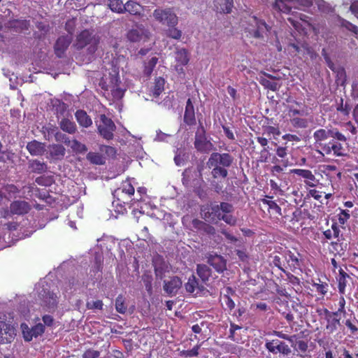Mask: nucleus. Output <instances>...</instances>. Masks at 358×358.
I'll return each instance as SVG.
<instances>
[{"label":"nucleus","mask_w":358,"mask_h":358,"mask_svg":"<svg viewBox=\"0 0 358 358\" xmlns=\"http://www.w3.org/2000/svg\"><path fill=\"white\" fill-rule=\"evenodd\" d=\"M99 42V38L90 30L85 29L81 31L77 36L75 46L77 49H83L85 47L90 54L95 52Z\"/></svg>","instance_id":"nucleus-1"},{"label":"nucleus","mask_w":358,"mask_h":358,"mask_svg":"<svg viewBox=\"0 0 358 358\" xmlns=\"http://www.w3.org/2000/svg\"><path fill=\"white\" fill-rule=\"evenodd\" d=\"M222 348L226 352L236 355L240 354L243 350L241 347L231 343H224L222 345Z\"/></svg>","instance_id":"nucleus-41"},{"label":"nucleus","mask_w":358,"mask_h":358,"mask_svg":"<svg viewBox=\"0 0 358 358\" xmlns=\"http://www.w3.org/2000/svg\"><path fill=\"white\" fill-rule=\"evenodd\" d=\"M292 8H296L294 0H275L273 8L282 13H289Z\"/></svg>","instance_id":"nucleus-15"},{"label":"nucleus","mask_w":358,"mask_h":358,"mask_svg":"<svg viewBox=\"0 0 358 358\" xmlns=\"http://www.w3.org/2000/svg\"><path fill=\"white\" fill-rule=\"evenodd\" d=\"M182 286V280L173 277L169 281H164V289L169 295H175Z\"/></svg>","instance_id":"nucleus-13"},{"label":"nucleus","mask_w":358,"mask_h":358,"mask_svg":"<svg viewBox=\"0 0 358 358\" xmlns=\"http://www.w3.org/2000/svg\"><path fill=\"white\" fill-rule=\"evenodd\" d=\"M185 289L189 293H194L196 289L201 291L203 289L202 286L199 285V282L194 275H192L187 283L185 285Z\"/></svg>","instance_id":"nucleus-28"},{"label":"nucleus","mask_w":358,"mask_h":358,"mask_svg":"<svg viewBox=\"0 0 358 358\" xmlns=\"http://www.w3.org/2000/svg\"><path fill=\"white\" fill-rule=\"evenodd\" d=\"M71 43V38L69 36L59 37L55 45L56 55L61 57Z\"/></svg>","instance_id":"nucleus-16"},{"label":"nucleus","mask_w":358,"mask_h":358,"mask_svg":"<svg viewBox=\"0 0 358 358\" xmlns=\"http://www.w3.org/2000/svg\"><path fill=\"white\" fill-rule=\"evenodd\" d=\"M184 119L185 121L189 124H192V122L195 120L194 106L190 99H188L187 101Z\"/></svg>","instance_id":"nucleus-27"},{"label":"nucleus","mask_w":358,"mask_h":358,"mask_svg":"<svg viewBox=\"0 0 358 358\" xmlns=\"http://www.w3.org/2000/svg\"><path fill=\"white\" fill-rule=\"evenodd\" d=\"M260 83L266 88H268L273 92L277 91L280 87L277 83L271 81L266 78H262Z\"/></svg>","instance_id":"nucleus-46"},{"label":"nucleus","mask_w":358,"mask_h":358,"mask_svg":"<svg viewBox=\"0 0 358 358\" xmlns=\"http://www.w3.org/2000/svg\"><path fill=\"white\" fill-rule=\"evenodd\" d=\"M111 92L113 97L117 99H121L124 95V91L121 88L117 87H113V88L111 89Z\"/></svg>","instance_id":"nucleus-60"},{"label":"nucleus","mask_w":358,"mask_h":358,"mask_svg":"<svg viewBox=\"0 0 358 358\" xmlns=\"http://www.w3.org/2000/svg\"><path fill=\"white\" fill-rule=\"evenodd\" d=\"M211 210L212 213L214 214L217 217L223 214L231 213L234 210V207L229 203L222 202L220 205L212 206Z\"/></svg>","instance_id":"nucleus-19"},{"label":"nucleus","mask_w":358,"mask_h":358,"mask_svg":"<svg viewBox=\"0 0 358 358\" xmlns=\"http://www.w3.org/2000/svg\"><path fill=\"white\" fill-rule=\"evenodd\" d=\"M291 173H294L299 176L302 177L305 179V183L311 187H315V176L313 174V173L310 170L307 169H292Z\"/></svg>","instance_id":"nucleus-12"},{"label":"nucleus","mask_w":358,"mask_h":358,"mask_svg":"<svg viewBox=\"0 0 358 358\" xmlns=\"http://www.w3.org/2000/svg\"><path fill=\"white\" fill-rule=\"evenodd\" d=\"M263 203H266L268 208L271 210H273L277 214L281 215V208L273 201L264 199Z\"/></svg>","instance_id":"nucleus-51"},{"label":"nucleus","mask_w":358,"mask_h":358,"mask_svg":"<svg viewBox=\"0 0 358 358\" xmlns=\"http://www.w3.org/2000/svg\"><path fill=\"white\" fill-rule=\"evenodd\" d=\"M176 59L180 65H186L189 62V57L186 50L181 49L176 52Z\"/></svg>","instance_id":"nucleus-39"},{"label":"nucleus","mask_w":358,"mask_h":358,"mask_svg":"<svg viewBox=\"0 0 358 358\" xmlns=\"http://www.w3.org/2000/svg\"><path fill=\"white\" fill-rule=\"evenodd\" d=\"M100 355V352L97 350H86L83 355V358H97Z\"/></svg>","instance_id":"nucleus-58"},{"label":"nucleus","mask_w":358,"mask_h":358,"mask_svg":"<svg viewBox=\"0 0 358 358\" xmlns=\"http://www.w3.org/2000/svg\"><path fill=\"white\" fill-rule=\"evenodd\" d=\"M346 276H348V275L343 271L341 270L340 271V276L338 280V289L341 294H344L345 292V289L346 287Z\"/></svg>","instance_id":"nucleus-48"},{"label":"nucleus","mask_w":358,"mask_h":358,"mask_svg":"<svg viewBox=\"0 0 358 358\" xmlns=\"http://www.w3.org/2000/svg\"><path fill=\"white\" fill-rule=\"evenodd\" d=\"M196 272L203 282L208 281L211 275L210 268L205 264H198Z\"/></svg>","instance_id":"nucleus-29"},{"label":"nucleus","mask_w":358,"mask_h":358,"mask_svg":"<svg viewBox=\"0 0 358 358\" xmlns=\"http://www.w3.org/2000/svg\"><path fill=\"white\" fill-rule=\"evenodd\" d=\"M49 152L53 159H62L65 155L66 150L62 145H52L49 148Z\"/></svg>","instance_id":"nucleus-24"},{"label":"nucleus","mask_w":358,"mask_h":358,"mask_svg":"<svg viewBox=\"0 0 358 358\" xmlns=\"http://www.w3.org/2000/svg\"><path fill=\"white\" fill-rule=\"evenodd\" d=\"M100 151L106 153L109 157H114L116 154V150L114 148L108 145H101Z\"/></svg>","instance_id":"nucleus-54"},{"label":"nucleus","mask_w":358,"mask_h":358,"mask_svg":"<svg viewBox=\"0 0 358 358\" xmlns=\"http://www.w3.org/2000/svg\"><path fill=\"white\" fill-rule=\"evenodd\" d=\"M265 131L268 134H273L276 136H279L280 134V130L278 128L272 126L267 127Z\"/></svg>","instance_id":"nucleus-64"},{"label":"nucleus","mask_w":358,"mask_h":358,"mask_svg":"<svg viewBox=\"0 0 358 358\" xmlns=\"http://www.w3.org/2000/svg\"><path fill=\"white\" fill-rule=\"evenodd\" d=\"M157 60L158 59L157 57H153L148 62V63H145L144 69V73L145 75L150 76L152 73L154 67L157 63Z\"/></svg>","instance_id":"nucleus-45"},{"label":"nucleus","mask_w":358,"mask_h":358,"mask_svg":"<svg viewBox=\"0 0 358 358\" xmlns=\"http://www.w3.org/2000/svg\"><path fill=\"white\" fill-rule=\"evenodd\" d=\"M288 21L289 22V23L297 30V31H300L301 29H302V24H301V21H303L304 23H306V22L305 21V20L303 18H302V17H300V20H296L294 19V17H288Z\"/></svg>","instance_id":"nucleus-53"},{"label":"nucleus","mask_w":358,"mask_h":358,"mask_svg":"<svg viewBox=\"0 0 358 358\" xmlns=\"http://www.w3.org/2000/svg\"><path fill=\"white\" fill-rule=\"evenodd\" d=\"M68 143L71 149L76 152L85 153L87 151V146L77 140L69 141Z\"/></svg>","instance_id":"nucleus-37"},{"label":"nucleus","mask_w":358,"mask_h":358,"mask_svg":"<svg viewBox=\"0 0 358 358\" xmlns=\"http://www.w3.org/2000/svg\"><path fill=\"white\" fill-rule=\"evenodd\" d=\"M15 335V327L6 322L0 320V343H11L14 340Z\"/></svg>","instance_id":"nucleus-7"},{"label":"nucleus","mask_w":358,"mask_h":358,"mask_svg":"<svg viewBox=\"0 0 358 358\" xmlns=\"http://www.w3.org/2000/svg\"><path fill=\"white\" fill-rule=\"evenodd\" d=\"M233 162V157L228 153H218L213 152L208 162L207 166L210 169V166H222L224 167H229Z\"/></svg>","instance_id":"nucleus-6"},{"label":"nucleus","mask_w":358,"mask_h":358,"mask_svg":"<svg viewBox=\"0 0 358 358\" xmlns=\"http://www.w3.org/2000/svg\"><path fill=\"white\" fill-rule=\"evenodd\" d=\"M285 258L292 270L296 268L299 266V259L294 254L289 252L286 255Z\"/></svg>","instance_id":"nucleus-44"},{"label":"nucleus","mask_w":358,"mask_h":358,"mask_svg":"<svg viewBox=\"0 0 358 358\" xmlns=\"http://www.w3.org/2000/svg\"><path fill=\"white\" fill-rule=\"evenodd\" d=\"M42 296L43 303L41 305L45 307L48 311L54 310L58 303V297L57 294L50 292H44V294Z\"/></svg>","instance_id":"nucleus-11"},{"label":"nucleus","mask_w":358,"mask_h":358,"mask_svg":"<svg viewBox=\"0 0 358 358\" xmlns=\"http://www.w3.org/2000/svg\"><path fill=\"white\" fill-rule=\"evenodd\" d=\"M75 116L77 122L81 127L87 128L92 124V119L87 113L83 110L76 111Z\"/></svg>","instance_id":"nucleus-22"},{"label":"nucleus","mask_w":358,"mask_h":358,"mask_svg":"<svg viewBox=\"0 0 358 358\" xmlns=\"http://www.w3.org/2000/svg\"><path fill=\"white\" fill-rule=\"evenodd\" d=\"M331 130H326L324 129H320L315 131L313 134V138L316 142H320L327 139L331 137Z\"/></svg>","instance_id":"nucleus-36"},{"label":"nucleus","mask_w":358,"mask_h":358,"mask_svg":"<svg viewBox=\"0 0 358 358\" xmlns=\"http://www.w3.org/2000/svg\"><path fill=\"white\" fill-rule=\"evenodd\" d=\"M115 309L120 313H124L127 310V306L122 296H118L115 300Z\"/></svg>","instance_id":"nucleus-47"},{"label":"nucleus","mask_w":358,"mask_h":358,"mask_svg":"<svg viewBox=\"0 0 358 358\" xmlns=\"http://www.w3.org/2000/svg\"><path fill=\"white\" fill-rule=\"evenodd\" d=\"M349 218H350V214H349L348 211L345 210H341V212L339 215V217H338V220H339L340 223L344 224Z\"/></svg>","instance_id":"nucleus-62"},{"label":"nucleus","mask_w":358,"mask_h":358,"mask_svg":"<svg viewBox=\"0 0 358 358\" xmlns=\"http://www.w3.org/2000/svg\"><path fill=\"white\" fill-rule=\"evenodd\" d=\"M338 304H339V308H338V310L336 311L335 313H338V315L340 313L345 314V300L343 296H341L340 298Z\"/></svg>","instance_id":"nucleus-63"},{"label":"nucleus","mask_w":358,"mask_h":358,"mask_svg":"<svg viewBox=\"0 0 358 358\" xmlns=\"http://www.w3.org/2000/svg\"><path fill=\"white\" fill-rule=\"evenodd\" d=\"M210 168H213L211 171V175L214 178H218L220 177L225 178L228 175L227 170L220 166H210Z\"/></svg>","instance_id":"nucleus-38"},{"label":"nucleus","mask_w":358,"mask_h":358,"mask_svg":"<svg viewBox=\"0 0 358 358\" xmlns=\"http://www.w3.org/2000/svg\"><path fill=\"white\" fill-rule=\"evenodd\" d=\"M172 28H170L168 31V35L169 36L174 38V39H179L181 37L182 33L180 30L178 29L174 28L173 27H171Z\"/></svg>","instance_id":"nucleus-56"},{"label":"nucleus","mask_w":358,"mask_h":358,"mask_svg":"<svg viewBox=\"0 0 358 358\" xmlns=\"http://www.w3.org/2000/svg\"><path fill=\"white\" fill-rule=\"evenodd\" d=\"M215 6L218 12L229 13L233 7V0H215Z\"/></svg>","instance_id":"nucleus-23"},{"label":"nucleus","mask_w":358,"mask_h":358,"mask_svg":"<svg viewBox=\"0 0 358 358\" xmlns=\"http://www.w3.org/2000/svg\"><path fill=\"white\" fill-rule=\"evenodd\" d=\"M307 115V110L303 106L302 103L294 101L289 102L288 105V115L290 117L296 115L304 116Z\"/></svg>","instance_id":"nucleus-14"},{"label":"nucleus","mask_w":358,"mask_h":358,"mask_svg":"<svg viewBox=\"0 0 358 358\" xmlns=\"http://www.w3.org/2000/svg\"><path fill=\"white\" fill-rule=\"evenodd\" d=\"M194 147L198 151L203 153H208L215 149L213 143L207 139L203 127L198 129L196 132Z\"/></svg>","instance_id":"nucleus-5"},{"label":"nucleus","mask_w":358,"mask_h":358,"mask_svg":"<svg viewBox=\"0 0 358 358\" xmlns=\"http://www.w3.org/2000/svg\"><path fill=\"white\" fill-rule=\"evenodd\" d=\"M194 224L208 235H214L215 234V229L213 226L203 222L194 220Z\"/></svg>","instance_id":"nucleus-35"},{"label":"nucleus","mask_w":358,"mask_h":358,"mask_svg":"<svg viewBox=\"0 0 358 358\" xmlns=\"http://www.w3.org/2000/svg\"><path fill=\"white\" fill-rule=\"evenodd\" d=\"M60 128L69 134H74L77 127L76 124L69 119L64 118L59 122Z\"/></svg>","instance_id":"nucleus-31"},{"label":"nucleus","mask_w":358,"mask_h":358,"mask_svg":"<svg viewBox=\"0 0 358 358\" xmlns=\"http://www.w3.org/2000/svg\"><path fill=\"white\" fill-rule=\"evenodd\" d=\"M96 125L99 134L106 140H111L114 136V131L116 126L113 121L106 115L101 114L99 117V120L96 121Z\"/></svg>","instance_id":"nucleus-3"},{"label":"nucleus","mask_w":358,"mask_h":358,"mask_svg":"<svg viewBox=\"0 0 358 358\" xmlns=\"http://www.w3.org/2000/svg\"><path fill=\"white\" fill-rule=\"evenodd\" d=\"M266 349L273 353L280 352L287 355L291 352V350L287 345L278 340H273L266 343Z\"/></svg>","instance_id":"nucleus-9"},{"label":"nucleus","mask_w":358,"mask_h":358,"mask_svg":"<svg viewBox=\"0 0 358 358\" xmlns=\"http://www.w3.org/2000/svg\"><path fill=\"white\" fill-rule=\"evenodd\" d=\"M86 158L93 164L102 165L105 164V158L99 152H90L87 153Z\"/></svg>","instance_id":"nucleus-33"},{"label":"nucleus","mask_w":358,"mask_h":358,"mask_svg":"<svg viewBox=\"0 0 358 358\" xmlns=\"http://www.w3.org/2000/svg\"><path fill=\"white\" fill-rule=\"evenodd\" d=\"M142 280L147 292L151 295L152 294V277L149 275H143L142 276Z\"/></svg>","instance_id":"nucleus-49"},{"label":"nucleus","mask_w":358,"mask_h":358,"mask_svg":"<svg viewBox=\"0 0 358 358\" xmlns=\"http://www.w3.org/2000/svg\"><path fill=\"white\" fill-rule=\"evenodd\" d=\"M127 0H108V6L111 10L117 13H123L125 10Z\"/></svg>","instance_id":"nucleus-30"},{"label":"nucleus","mask_w":358,"mask_h":358,"mask_svg":"<svg viewBox=\"0 0 358 358\" xmlns=\"http://www.w3.org/2000/svg\"><path fill=\"white\" fill-rule=\"evenodd\" d=\"M21 329L23 334V337L25 341H30L34 338L33 335H31V329L27 326L26 324H21Z\"/></svg>","instance_id":"nucleus-50"},{"label":"nucleus","mask_w":358,"mask_h":358,"mask_svg":"<svg viewBox=\"0 0 358 358\" xmlns=\"http://www.w3.org/2000/svg\"><path fill=\"white\" fill-rule=\"evenodd\" d=\"M29 210V204L24 201H16L10 205V211L13 214L22 215L27 213Z\"/></svg>","instance_id":"nucleus-21"},{"label":"nucleus","mask_w":358,"mask_h":358,"mask_svg":"<svg viewBox=\"0 0 358 358\" xmlns=\"http://www.w3.org/2000/svg\"><path fill=\"white\" fill-rule=\"evenodd\" d=\"M152 16L156 21L168 27L178 24V17L171 8H158L154 10Z\"/></svg>","instance_id":"nucleus-4"},{"label":"nucleus","mask_w":358,"mask_h":358,"mask_svg":"<svg viewBox=\"0 0 358 358\" xmlns=\"http://www.w3.org/2000/svg\"><path fill=\"white\" fill-rule=\"evenodd\" d=\"M165 80L164 78L159 77L155 80L153 86L150 88V94L155 96L158 97L164 89Z\"/></svg>","instance_id":"nucleus-25"},{"label":"nucleus","mask_w":358,"mask_h":358,"mask_svg":"<svg viewBox=\"0 0 358 358\" xmlns=\"http://www.w3.org/2000/svg\"><path fill=\"white\" fill-rule=\"evenodd\" d=\"M217 221L223 220L227 224L230 226H235L237 223V218L234 216L231 213L223 214L220 216L217 217Z\"/></svg>","instance_id":"nucleus-40"},{"label":"nucleus","mask_w":358,"mask_h":358,"mask_svg":"<svg viewBox=\"0 0 358 358\" xmlns=\"http://www.w3.org/2000/svg\"><path fill=\"white\" fill-rule=\"evenodd\" d=\"M324 314L327 321L326 329L328 334H332L340 325V319L337 318L338 313L330 312L327 309H325Z\"/></svg>","instance_id":"nucleus-10"},{"label":"nucleus","mask_w":358,"mask_h":358,"mask_svg":"<svg viewBox=\"0 0 358 358\" xmlns=\"http://www.w3.org/2000/svg\"><path fill=\"white\" fill-rule=\"evenodd\" d=\"M208 262L218 272H222L226 268V262L220 255H210L208 257Z\"/></svg>","instance_id":"nucleus-20"},{"label":"nucleus","mask_w":358,"mask_h":358,"mask_svg":"<svg viewBox=\"0 0 358 358\" xmlns=\"http://www.w3.org/2000/svg\"><path fill=\"white\" fill-rule=\"evenodd\" d=\"M323 150L326 154H330L331 152L336 156H343V148L340 143L334 141H330L329 143L325 144L323 148Z\"/></svg>","instance_id":"nucleus-18"},{"label":"nucleus","mask_w":358,"mask_h":358,"mask_svg":"<svg viewBox=\"0 0 358 358\" xmlns=\"http://www.w3.org/2000/svg\"><path fill=\"white\" fill-rule=\"evenodd\" d=\"M268 30L264 21L252 16L248 19V25L245 28L247 36L259 38H262L264 33Z\"/></svg>","instance_id":"nucleus-2"},{"label":"nucleus","mask_w":358,"mask_h":358,"mask_svg":"<svg viewBox=\"0 0 358 358\" xmlns=\"http://www.w3.org/2000/svg\"><path fill=\"white\" fill-rule=\"evenodd\" d=\"M44 331H45V327L41 323L36 324L34 327H33L31 329V331L32 332L31 335H33L34 337H37V336L41 335L44 332Z\"/></svg>","instance_id":"nucleus-52"},{"label":"nucleus","mask_w":358,"mask_h":358,"mask_svg":"<svg viewBox=\"0 0 358 358\" xmlns=\"http://www.w3.org/2000/svg\"><path fill=\"white\" fill-rule=\"evenodd\" d=\"M342 26L355 34L358 33V27L348 21L344 20L342 22Z\"/></svg>","instance_id":"nucleus-59"},{"label":"nucleus","mask_w":358,"mask_h":358,"mask_svg":"<svg viewBox=\"0 0 358 358\" xmlns=\"http://www.w3.org/2000/svg\"><path fill=\"white\" fill-rule=\"evenodd\" d=\"M150 33L143 27H137L127 33V38L131 42H145L149 38Z\"/></svg>","instance_id":"nucleus-8"},{"label":"nucleus","mask_w":358,"mask_h":358,"mask_svg":"<svg viewBox=\"0 0 358 358\" xmlns=\"http://www.w3.org/2000/svg\"><path fill=\"white\" fill-rule=\"evenodd\" d=\"M340 230L336 224L331 225V230L327 229L324 231V236L327 239H331L333 237L338 238L339 236Z\"/></svg>","instance_id":"nucleus-42"},{"label":"nucleus","mask_w":358,"mask_h":358,"mask_svg":"<svg viewBox=\"0 0 358 358\" xmlns=\"http://www.w3.org/2000/svg\"><path fill=\"white\" fill-rule=\"evenodd\" d=\"M124 11H127L132 15H138L141 11V6L135 1L127 0Z\"/></svg>","instance_id":"nucleus-34"},{"label":"nucleus","mask_w":358,"mask_h":358,"mask_svg":"<svg viewBox=\"0 0 358 358\" xmlns=\"http://www.w3.org/2000/svg\"><path fill=\"white\" fill-rule=\"evenodd\" d=\"M203 218L206 220H208V222H213V223H216L217 222V217L216 216H215L214 214L212 213V210L210 209V211H207V212H205V210H203Z\"/></svg>","instance_id":"nucleus-57"},{"label":"nucleus","mask_w":358,"mask_h":358,"mask_svg":"<svg viewBox=\"0 0 358 358\" xmlns=\"http://www.w3.org/2000/svg\"><path fill=\"white\" fill-rule=\"evenodd\" d=\"M290 121L292 124L296 128H306L308 127V121L303 118L292 117Z\"/></svg>","instance_id":"nucleus-43"},{"label":"nucleus","mask_w":358,"mask_h":358,"mask_svg":"<svg viewBox=\"0 0 358 358\" xmlns=\"http://www.w3.org/2000/svg\"><path fill=\"white\" fill-rule=\"evenodd\" d=\"M87 307L88 309H102L103 302L101 300L87 302Z\"/></svg>","instance_id":"nucleus-55"},{"label":"nucleus","mask_w":358,"mask_h":358,"mask_svg":"<svg viewBox=\"0 0 358 358\" xmlns=\"http://www.w3.org/2000/svg\"><path fill=\"white\" fill-rule=\"evenodd\" d=\"M134 192L135 189L131 185V181L129 180H127L122 183V185L120 188L115 191V194L117 196H120V193L126 194L128 196H131L134 195Z\"/></svg>","instance_id":"nucleus-26"},{"label":"nucleus","mask_w":358,"mask_h":358,"mask_svg":"<svg viewBox=\"0 0 358 358\" xmlns=\"http://www.w3.org/2000/svg\"><path fill=\"white\" fill-rule=\"evenodd\" d=\"M27 149L31 155L40 156L45 152V146L44 143L37 141H32L27 143Z\"/></svg>","instance_id":"nucleus-17"},{"label":"nucleus","mask_w":358,"mask_h":358,"mask_svg":"<svg viewBox=\"0 0 358 358\" xmlns=\"http://www.w3.org/2000/svg\"><path fill=\"white\" fill-rule=\"evenodd\" d=\"M29 168L32 172L42 173L47 170V165L38 160H32L29 162Z\"/></svg>","instance_id":"nucleus-32"},{"label":"nucleus","mask_w":358,"mask_h":358,"mask_svg":"<svg viewBox=\"0 0 358 358\" xmlns=\"http://www.w3.org/2000/svg\"><path fill=\"white\" fill-rule=\"evenodd\" d=\"M170 137L169 134L163 133L161 131H157V135L155 138V141H167V138Z\"/></svg>","instance_id":"nucleus-61"}]
</instances>
